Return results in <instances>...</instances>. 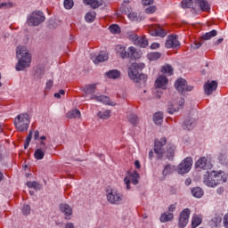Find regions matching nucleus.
<instances>
[{
    "mask_svg": "<svg viewBox=\"0 0 228 228\" xmlns=\"http://www.w3.org/2000/svg\"><path fill=\"white\" fill-rule=\"evenodd\" d=\"M142 69H145V63L133 62L128 67V77L134 81V83L145 85V83H147L148 77L147 75L142 73Z\"/></svg>",
    "mask_w": 228,
    "mask_h": 228,
    "instance_id": "1",
    "label": "nucleus"
},
{
    "mask_svg": "<svg viewBox=\"0 0 228 228\" xmlns=\"http://www.w3.org/2000/svg\"><path fill=\"white\" fill-rule=\"evenodd\" d=\"M16 56L19 59L16 70H24L31 63V55L26 51V46L19 45L16 48Z\"/></svg>",
    "mask_w": 228,
    "mask_h": 228,
    "instance_id": "2",
    "label": "nucleus"
},
{
    "mask_svg": "<svg viewBox=\"0 0 228 228\" xmlns=\"http://www.w3.org/2000/svg\"><path fill=\"white\" fill-rule=\"evenodd\" d=\"M224 173L222 171L216 172H207L203 176V183L206 186H209L210 188H215V186H218V184H222V183H225L224 180Z\"/></svg>",
    "mask_w": 228,
    "mask_h": 228,
    "instance_id": "3",
    "label": "nucleus"
},
{
    "mask_svg": "<svg viewBox=\"0 0 228 228\" xmlns=\"http://www.w3.org/2000/svg\"><path fill=\"white\" fill-rule=\"evenodd\" d=\"M96 88L95 84L87 85L84 87L83 92L86 95H91L92 101H97L98 102H103V104L112 105L110 101V97L104 95L98 96L94 94Z\"/></svg>",
    "mask_w": 228,
    "mask_h": 228,
    "instance_id": "4",
    "label": "nucleus"
},
{
    "mask_svg": "<svg viewBox=\"0 0 228 228\" xmlns=\"http://www.w3.org/2000/svg\"><path fill=\"white\" fill-rule=\"evenodd\" d=\"M29 115L28 113H21L14 118V126L18 131L24 133L29 127Z\"/></svg>",
    "mask_w": 228,
    "mask_h": 228,
    "instance_id": "5",
    "label": "nucleus"
},
{
    "mask_svg": "<svg viewBox=\"0 0 228 228\" xmlns=\"http://www.w3.org/2000/svg\"><path fill=\"white\" fill-rule=\"evenodd\" d=\"M116 51L122 60H126V58H138V52H136V48H134V46H130L126 50V46L118 45L116 46Z\"/></svg>",
    "mask_w": 228,
    "mask_h": 228,
    "instance_id": "6",
    "label": "nucleus"
},
{
    "mask_svg": "<svg viewBox=\"0 0 228 228\" xmlns=\"http://www.w3.org/2000/svg\"><path fill=\"white\" fill-rule=\"evenodd\" d=\"M45 21V15L42 11H34L30 15H28L27 20L28 26H39L42 22Z\"/></svg>",
    "mask_w": 228,
    "mask_h": 228,
    "instance_id": "7",
    "label": "nucleus"
},
{
    "mask_svg": "<svg viewBox=\"0 0 228 228\" xmlns=\"http://www.w3.org/2000/svg\"><path fill=\"white\" fill-rule=\"evenodd\" d=\"M165 145H167V138L162 137L155 140L154 152L157 154L159 159H161L165 156Z\"/></svg>",
    "mask_w": 228,
    "mask_h": 228,
    "instance_id": "8",
    "label": "nucleus"
},
{
    "mask_svg": "<svg viewBox=\"0 0 228 228\" xmlns=\"http://www.w3.org/2000/svg\"><path fill=\"white\" fill-rule=\"evenodd\" d=\"M107 200L110 204H122V200H124V196L115 190H107Z\"/></svg>",
    "mask_w": 228,
    "mask_h": 228,
    "instance_id": "9",
    "label": "nucleus"
},
{
    "mask_svg": "<svg viewBox=\"0 0 228 228\" xmlns=\"http://www.w3.org/2000/svg\"><path fill=\"white\" fill-rule=\"evenodd\" d=\"M216 35H218V31H216V29L205 33L201 36L200 41H196L191 45V49H199L202 47V44H204L203 40H211V38H213V37H216Z\"/></svg>",
    "mask_w": 228,
    "mask_h": 228,
    "instance_id": "10",
    "label": "nucleus"
},
{
    "mask_svg": "<svg viewBox=\"0 0 228 228\" xmlns=\"http://www.w3.org/2000/svg\"><path fill=\"white\" fill-rule=\"evenodd\" d=\"M190 215H191V210H190V208H184L181 211L178 218L179 228H184L188 225V222H190Z\"/></svg>",
    "mask_w": 228,
    "mask_h": 228,
    "instance_id": "11",
    "label": "nucleus"
},
{
    "mask_svg": "<svg viewBox=\"0 0 228 228\" xmlns=\"http://www.w3.org/2000/svg\"><path fill=\"white\" fill-rule=\"evenodd\" d=\"M196 168H200L202 170H211L213 168V163L211 162V157H201L200 158L196 164Z\"/></svg>",
    "mask_w": 228,
    "mask_h": 228,
    "instance_id": "12",
    "label": "nucleus"
},
{
    "mask_svg": "<svg viewBox=\"0 0 228 228\" xmlns=\"http://www.w3.org/2000/svg\"><path fill=\"white\" fill-rule=\"evenodd\" d=\"M175 88L180 92V94L191 92L193 90V86L186 85V79L184 78H178L175 83Z\"/></svg>",
    "mask_w": 228,
    "mask_h": 228,
    "instance_id": "13",
    "label": "nucleus"
},
{
    "mask_svg": "<svg viewBox=\"0 0 228 228\" xmlns=\"http://www.w3.org/2000/svg\"><path fill=\"white\" fill-rule=\"evenodd\" d=\"M193 160L191 158H186L178 165L177 170L178 174H188L189 170H191V165Z\"/></svg>",
    "mask_w": 228,
    "mask_h": 228,
    "instance_id": "14",
    "label": "nucleus"
},
{
    "mask_svg": "<svg viewBox=\"0 0 228 228\" xmlns=\"http://www.w3.org/2000/svg\"><path fill=\"white\" fill-rule=\"evenodd\" d=\"M148 29L151 37H161L162 38L167 37V30L163 29L159 25H151Z\"/></svg>",
    "mask_w": 228,
    "mask_h": 228,
    "instance_id": "15",
    "label": "nucleus"
},
{
    "mask_svg": "<svg viewBox=\"0 0 228 228\" xmlns=\"http://www.w3.org/2000/svg\"><path fill=\"white\" fill-rule=\"evenodd\" d=\"M183 106H184V99L179 98L177 100H174L172 104L168 106L167 111L171 114H174L175 111H179Z\"/></svg>",
    "mask_w": 228,
    "mask_h": 228,
    "instance_id": "16",
    "label": "nucleus"
},
{
    "mask_svg": "<svg viewBox=\"0 0 228 228\" xmlns=\"http://www.w3.org/2000/svg\"><path fill=\"white\" fill-rule=\"evenodd\" d=\"M167 49H177L181 46V43L177 39V36H168L165 44Z\"/></svg>",
    "mask_w": 228,
    "mask_h": 228,
    "instance_id": "17",
    "label": "nucleus"
},
{
    "mask_svg": "<svg viewBox=\"0 0 228 228\" xmlns=\"http://www.w3.org/2000/svg\"><path fill=\"white\" fill-rule=\"evenodd\" d=\"M216 88H218V82L216 80L208 81L204 85V92L206 95H211V94H213Z\"/></svg>",
    "mask_w": 228,
    "mask_h": 228,
    "instance_id": "18",
    "label": "nucleus"
},
{
    "mask_svg": "<svg viewBox=\"0 0 228 228\" xmlns=\"http://www.w3.org/2000/svg\"><path fill=\"white\" fill-rule=\"evenodd\" d=\"M167 85H168V78H167V76L160 75L155 81V86L157 88H162L165 90L167 88Z\"/></svg>",
    "mask_w": 228,
    "mask_h": 228,
    "instance_id": "19",
    "label": "nucleus"
},
{
    "mask_svg": "<svg viewBox=\"0 0 228 228\" xmlns=\"http://www.w3.org/2000/svg\"><path fill=\"white\" fill-rule=\"evenodd\" d=\"M91 60L95 63V65H98V63L106 61L108 60V55L106 53H99L98 55L91 54Z\"/></svg>",
    "mask_w": 228,
    "mask_h": 228,
    "instance_id": "20",
    "label": "nucleus"
},
{
    "mask_svg": "<svg viewBox=\"0 0 228 228\" xmlns=\"http://www.w3.org/2000/svg\"><path fill=\"white\" fill-rule=\"evenodd\" d=\"M83 1L85 4L91 6L93 10H95L100 6H102V4H104V0H83Z\"/></svg>",
    "mask_w": 228,
    "mask_h": 228,
    "instance_id": "21",
    "label": "nucleus"
},
{
    "mask_svg": "<svg viewBox=\"0 0 228 228\" xmlns=\"http://www.w3.org/2000/svg\"><path fill=\"white\" fill-rule=\"evenodd\" d=\"M165 154L167 159H174V156L175 154V146L172 143H168L167 145V151H165Z\"/></svg>",
    "mask_w": 228,
    "mask_h": 228,
    "instance_id": "22",
    "label": "nucleus"
},
{
    "mask_svg": "<svg viewBox=\"0 0 228 228\" xmlns=\"http://www.w3.org/2000/svg\"><path fill=\"white\" fill-rule=\"evenodd\" d=\"M129 3H130L129 0H125L123 2V4L119 8V12H121V13H124L125 15H129V13H131V11L133 10V8H131V6L129 5Z\"/></svg>",
    "mask_w": 228,
    "mask_h": 228,
    "instance_id": "23",
    "label": "nucleus"
},
{
    "mask_svg": "<svg viewBox=\"0 0 228 228\" xmlns=\"http://www.w3.org/2000/svg\"><path fill=\"white\" fill-rule=\"evenodd\" d=\"M196 3H198L201 12H209L211 10V6L207 0H196Z\"/></svg>",
    "mask_w": 228,
    "mask_h": 228,
    "instance_id": "24",
    "label": "nucleus"
},
{
    "mask_svg": "<svg viewBox=\"0 0 228 228\" xmlns=\"http://www.w3.org/2000/svg\"><path fill=\"white\" fill-rule=\"evenodd\" d=\"M174 220V213L165 212L160 216V222L165 224L167 222H172Z\"/></svg>",
    "mask_w": 228,
    "mask_h": 228,
    "instance_id": "25",
    "label": "nucleus"
},
{
    "mask_svg": "<svg viewBox=\"0 0 228 228\" xmlns=\"http://www.w3.org/2000/svg\"><path fill=\"white\" fill-rule=\"evenodd\" d=\"M202 224V216L194 215L191 219V228H197Z\"/></svg>",
    "mask_w": 228,
    "mask_h": 228,
    "instance_id": "26",
    "label": "nucleus"
},
{
    "mask_svg": "<svg viewBox=\"0 0 228 228\" xmlns=\"http://www.w3.org/2000/svg\"><path fill=\"white\" fill-rule=\"evenodd\" d=\"M60 210L65 215V216H70V215H72V208L67 204H61Z\"/></svg>",
    "mask_w": 228,
    "mask_h": 228,
    "instance_id": "27",
    "label": "nucleus"
},
{
    "mask_svg": "<svg viewBox=\"0 0 228 228\" xmlns=\"http://www.w3.org/2000/svg\"><path fill=\"white\" fill-rule=\"evenodd\" d=\"M127 17L133 22H141V20H142V15H140V14H138V12H130L127 14Z\"/></svg>",
    "mask_w": 228,
    "mask_h": 228,
    "instance_id": "28",
    "label": "nucleus"
},
{
    "mask_svg": "<svg viewBox=\"0 0 228 228\" xmlns=\"http://www.w3.org/2000/svg\"><path fill=\"white\" fill-rule=\"evenodd\" d=\"M66 117H67V118H81V111H79V110H77V109L69 110L66 114Z\"/></svg>",
    "mask_w": 228,
    "mask_h": 228,
    "instance_id": "29",
    "label": "nucleus"
},
{
    "mask_svg": "<svg viewBox=\"0 0 228 228\" xmlns=\"http://www.w3.org/2000/svg\"><path fill=\"white\" fill-rule=\"evenodd\" d=\"M45 156V148H38L35 151L34 158L36 159H44V157Z\"/></svg>",
    "mask_w": 228,
    "mask_h": 228,
    "instance_id": "30",
    "label": "nucleus"
},
{
    "mask_svg": "<svg viewBox=\"0 0 228 228\" xmlns=\"http://www.w3.org/2000/svg\"><path fill=\"white\" fill-rule=\"evenodd\" d=\"M194 124H195V119L193 118L185 119V121L183 124V128L187 129V131H191V129H193Z\"/></svg>",
    "mask_w": 228,
    "mask_h": 228,
    "instance_id": "31",
    "label": "nucleus"
},
{
    "mask_svg": "<svg viewBox=\"0 0 228 228\" xmlns=\"http://www.w3.org/2000/svg\"><path fill=\"white\" fill-rule=\"evenodd\" d=\"M106 76L109 79H118V77H120V71L118 69H110L106 73Z\"/></svg>",
    "mask_w": 228,
    "mask_h": 228,
    "instance_id": "32",
    "label": "nucleus"
},
{
    "mask_svg": "<svg viewBox=\"0 0 228 228\" xmlns=\"http://www.w3.org/2000/svg\"><path fill=\"white\" fill-rule=\"evenodd\" d=\"M97 115L99 118H102V120H108V118L111 117V110H100Z\"/></svg>",
    "mask_w": 228,
    "mask_h": 228,
    "instance_id": "33",
    "label": "nucleus"
},
{
    "mask_svg": "<svg viewBox=\"0 0 228 228\" xmlns=\"http://www.w3.org/2000/svg\"><path fill=\"white\" fill-rule=\"evenodd\" d=\"M191 195L196 199H200L204 195V191L200 187H194L191 189Z\"/></svg>",
    "mask_w": 228,
    "mask_h": 228,
    "instance_id": "34",
    "label": "nucleus"
},
{
    "mask_svg": "<svg viewBox=\"0 0 228 228\" xmlns=\"http://www.w3.org/2000/svg\"><path fill=\"white\" fill-rule=\"evenodd\" d=\"M162 74H167V76H172L174 74V68L170 64H165L161 69Z\"/></svg>",
    "mask_w": 228,
    "mask_h": 228,
    "instance_id": "35",
    "label": "nucleus"
},
{
    "mask_svg": "<svg viewBox=\"0 0 228 228\" xmlns=\"http://www.w3.org/2000/svg\"><path fill=\"white\" fill-rule=\"evenodd\" d=\"M131 38L132 40H138L139 45L142 47H147V45H149V41L147 40L146 37H141L140 39H138V36L134 35Z\"/></svg>",
    "mask_w": 228,
    "mask_h": 228,
    "instance_id": "36",
    "label": "nucleus"
},
{
    "mask_svg": "<svg viewBox=\"0 0 228 228\" xmlns=\"http://www.w3.org/2000/svg\"><path fill=\"white\" fill-rule=\"evenodd\" d=\"M153 122H155L157 126H161V123L163 122V113L156 112L153 115Z\"/></svg>",
    "mask_w": 228,
    "mask_h": 228,
    "instance_id": "37",
    "label": "nucleus"
},
{
    "mask_svg": "<svg viewBox=\"0 0 228 228\" xmlns=\"http://www.w3.org/2000/svg\"><path fill=\"white\" fill-rule=\"evenodd\" d=\"M159 58H161V53L159 52L150 53L148 54V60H150V61H156V60H159Z\"/></svg>",
    "mask_w": 228,
    "mask_h": 228,
    "instance_id": "38",
    "label": "nucleus"
},
{
    "mask_svg": "<svg viewBox=\"0 0 228 228\" xmlns=\"http://www.w3.org/2000/svg\"><path fill=\"white\" fill-rule=\"evenodd\" d=\"M28 188H33L34 190H42V185L37 182H27Z\"/></svg>",
    "mask_w": 228,
    "mask_h": 228,
    "instance_id": "39",
    "label": "nucleus"
},
{
    "mask_svg": "<svg viewBox=\"0 0 228 228\" xmlns=\"http://www.w3.org/2000/svg\"><path fill=\"white\" fill-rule=\"evenodd\" d=\"M193 3H197V0H183L182 7L183 8H191V7H193Z\"/></svg>",
    "mask_w": 228,
    "mask_h": 228,
    "instance_id": "40",
    "label": "nucleus"
},
{
    "mask_svg": "<svg viewBox=\"0 0 228 228\" xmlns=\"http://www.w3.org/2000/svg\"><path fill=\"white\" fill-rule=\"evenodd\" d=\"M127 118L130 124H132L133 126H136V124H138V116H136L135 114L128 115Z\"/></svg>",
    "mask_w": 228,
    "mask_h": 228,
    "instance_id": "41",
    "label": "nucleus"
},
{
    "mask_svg": "<svg viewBox=\"0 0 228 228\" xmlns=\"http://www.w3.org/2000/svg\"><path fill=\"white\" fill-rule=\"evenodd\" d=\"M131 179H132L133 184H138V180L140 179V174H138V172L136 171H134L131 174Z\"/></svg>",
    "mask_w": 228,
    "mask_h": 228,
    "instance_id": "42",
    "label": "nucleus"
},
{
    "mask_svg": "<svg viewBox=\"0 0 228 228\" xmlns=\"http://www.w3.org/2000/svg\"><path fill=\"white\" fill-rule=\"evenodd\" d=\"M110 33L114 35H118L120 33V27L118 25H110L109 28Z\"/></svg>",
    "mask_w": 228,
    "mask_h": 228,
    "instance_id": "43",
    "label": "nucleus"
},
{
    "mask_svg": "<svg viewBox=\"0 0 228 228\" xmlns=\"http://www.w3.org/2000/svg\"><path fill=\"white\" fill-rule=\"evenodd\" d=\"M172 172H174V167L170 165H167L164 167L162 174H163V175H169V174H172Z\"/></svg>",
    "mask_w": 228,
    "mask_h": 228,
    "instance_id": "44",
    "label": "nucleus"
},
{
    "mask_svg": "<svg viewBox=\"0 0 228 228\" xmlns=\"http://www.w3.org/2000/svg\"><path fill=\"white\" fill-rule=\"evenodd\" d=\"M64 8L66 10H72L74 8V0H64Z\"/></svg>",
    "mask_w": 228,
    "mask_h": 228,
    "instance_id": "45",
    "label": "nucleus"
},
{
    "mask_svg": "<svg viewBox=\"0 0 228 228\" xmlns=\"http://www.w3.org/2000/svg\"><path fill=\"white\" fill-rule=\"evenodd\" d=\"M86 22H94L95 20V12H87L86 14Z\"/></svg>",
    "mask_w": 228,
    "mask_h": 228,
    "instance_id": "46",
    "label": "nucleus"
},
{
    "mask_svg": "<svg viewBox=\"0 0 228 228\" xmlns=\"http://www.w3.org/2000/svg\"><path fill=\"white\" fill-rule=\"evenodd\" d=\"M21 211H22V215L28 216L29 215V213H31V207L29 205H24L22 207Z\"/></svg>",
    "mask_w": 228,
    "mask_h": 228,
    "instance_id": "47",
    "label": "nucleus"
},
{
    "mask_svg": "<svg viewBox=\"0 0 228 228\" xmlns=\"http://www.w3.org/2000/svg\"><path fill=\"white\" fill-rule=\"evenodd\" d=\"M156 10H158L156 5H151V6H149L148 8L145 9V12L148 13V14L155 13Z\"/></svg>",
    "mask_w": 228,
    "mask_h": 228,
    "instance_id": "48",
    "label": "nucleus"
},
{
    "mask_svg": "<svg viewBox=\"0 0 228 228\" xmlns=\"http://www.w3.org/2000/svg\"><path fill=\"white\" fill-rule=\"evenodd\" d=\"M0 8H13V3L12 2H4L0 4Z\"/></svg>",
    "mask_w": 228,
    "mask_h": 228,
    "instance_id": "49",
    "label": "nucleus"
},
{
    "mask_svg": "<svg viewBox=\"0 0 228 228\" xmlns=\"http://www.w3.org/2000/svg\"><path fill=\"white\" fill-rule=\"evenodd\" d=\"M42 76H44V69L43 68H38L36 70V77H37V78L40 79V77H42Z\"/></svg>",
    "mask_w": 228,
    "mask_h": 228,
    "instance_id": "50",
    "label": "nucleus"
},
{
    "mask_svg": "<svg viewBox=\"0 0 228 228\" xmlns=\"http://www.w3.org/2000/svg\"><path fill=\"white\" fill-rule=\"evenodd\" d=\"M124 183L125 184H126V190H131V186L129 185L131 184V180L129 179V177H125Z\"/></svg>",
    "mask_w": 228,
    "mask_h": 228,
    "instance_id": "51",
    "label": "nucleus"
},
{
    "mask_svg": "<svg viewBox=\"0 0 228 228\" xmlns=\"http://www.w3.org/2000/svg\"><path fill=\"white\" fill-rule=\"evenodd\" d=\"M143 6H151L154 3V0H142Z\"/></svg>",
    "mask_w": 228,
    "mask_h": 228,
    "instance_id": "52",
    "label": "nucleus"
},
{
    "mask_svg": "<svg viewBox=\"0 0 228 228\" xmlns=\"http://www.w3.org/2000/svg\"><path fill=\"white\" fill-rule=\"evenodd\" d=\"M53 80H48V81L46 82V87H45V89H46V90H51V88H53Z\"/></svg>",
    "mask_w": 228,
    "mask_h": 228,
    "instance_id": "53",
    "label": "nucleus"
},
{
    "mask_svg": "<svg viewBox=\"0 0 228 228\" xmlns=\"http://www.w3.org/2000/svg\"><path fill=\"white\" fill-rule=\"evenodd\" d=\"M33 138V132L30 131L26 138V142H31V139Z\"/></svg>",
    "mask_w": 228,
    "mask_h": 228,
    "instance_id": "54",
    "label": "nucleus"
},
{
    "mask_svg": "<svg viewBox=\"0 0 228 228\" xmlns=\"http://www.w3.org/2000/svg\"><path fill=\"white\" fill-rule=\"evenodd\" d=\"M175 204H171L169 207H168V211L169 213H174V210L175 209Z\"/></svg>",
    "mask_w": 228,
    "mask_h": 228,
    "instance_id": "55",
    "label": "nucleus"
},
{
    "mask_svg": "<svg viewBox=\"0 0 228 228\" xmlns=\"http://www.w3.org/2000/svg\"><path fill=\"white\" fill-rule=\"evenodd\" d=\"M159 43H153L151 45V49H159Z\"/></svg>",
    "mask_w": 228,
    "mask_h": 228,
    "instance_id": "56",
    "label": "nucleus"
},
{
    "mask_svg": "<svg viewBox=\"0 0 228 228\" xmlns=\"http://www.w3.org/2000/svg\"><path fill=\"white\" fill-rule=\"evenodd\" d=\"M39 137H40V132H38V130L35 131L34 140H38Z\"/></svg>",
    "mask_w": 228,
    "mask_h": 228,
    "instance_id": "57",
    "label": "nucleus"
},
{
    "mask_svg": "<svg viewBox=\"0 0 228 228\" xmlns=\"http://www.w3.org/2000/svg\"><path fill=\"white\" fill-rule=\"evenodd\" d=\"M224 191H225V190L224 189V187H219V188L216 190L218 195H222Z\"/></svg>",
    "mask_w": 228,
    "mask_h": 228,
    "instance_id": "58",
    "label": "nucleus"
},
{
    "mask_svg": "<svg viewBox=\"0 0 228 228\" xmlns=\"http://www.w3.org/2000/svg\"><path fill=\"white\" fill-rule=\"evenodd\" d=\"M222 42H224V38H219L214 43V45H220Z\"/></svg>",
    "mask_w": 228,
    "mask_h": 228,
    "instance_id": "59",
    "label": "nucleus"
},
{
    "mask_svg": "<svg viewBox=\"0 0 228 228\" xmlns=\"http://www.w3.org/2000/svg\"><path fill=\"white\" fill-rule=\"evenodd\" d=\"M213 222L216 224H220V222H222V217H214Z\"/></svg>",
    "mask_w": 228,
    "mask_h": 228,
    "instance_id": "60",
    "label": "nucleus"
},
{
    "mask_svg": "<svg viewBox=\"0 0 228 228\" xmlns=\"http://www.w3.org/2000/svg\"><path fill=\"white\" fill-rule=\"evenodd\" d=\"M134 166H135V167H137L138 169L142 168V166L140 165V161H139V160H135Z\"/></svg>",
    "mask_w": 228,
    "mask_h": 228,
    "instance_id": "61",
    "label": "nucleus"
},
{
    "mask_svg": "<svg viewBox=\"0 0 228 228\" xmlns=\"http://www.w3.org/2000/svg\"><path fill=\"white\" fill-rule=\"evenodd\" d=\"M65 228H74V224L68 223V224H65Z\"/></svg>",
    "mask_w": 228,
    "mask_h": 228,
    "instance_id": "62",
    "label": "nucleus"
},
{
    "mask_svg": "<svg viewBox=\"0 0 228 228\" xmlns=\"http://www.w3.org/2000/svg\"><path fill=\"white\" fill-rule=\"evenodd\" d=\"M185 184H186V186H190V184H191V178H187V179L185 180Z\"/></svg>",
    "mask_w": 228,
    "mask_h": 228,
    "instance_id": "63",
    "label": "nucleus"
},
{
    "mask_svg": "<svg viewBox=\"0 0 228 228\" xmlns=\"http://www.w3.org/2000/svg\"><path fill=\"white\" fill-rule=\"evenodd\" d=\"M29 142L28 141H26L25 143H24V149H28V147H29Z\"/></svg>",
    "mask_w": 228,
    "mask_h": 228,
    "instance_id": "64",
    "label": "nucleus"
}]
</instances>
